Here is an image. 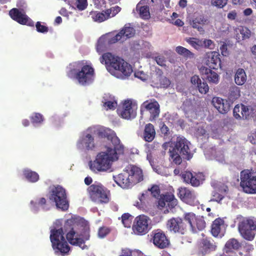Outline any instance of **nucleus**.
Segmentation results:
<instances>
[{
	"instance_id": "f257e3e1",
	"label": "nucleus",
	"mask_w": 256,
	"mask_h": 256,
	"mask_svg": "<svg viewBox=\"0 0 256 256\" xmlns=\"http://www.w3.org/2000/svg\"><path fill=\"white\" fill-rule=\"evenodd\" d=\"M80 221L78 218L72 217L66 221L62 228L64 234H66L70 244L78 246L82 250H87L88 246L85 242L90 239V228L87 225L83 226Z\"/></svg>"
},
{
	"instance_id": "f03ea898",
	"label": "nucleus",
	"mask_w": 256,
	"mask_h": 256,
	"mask_svg": "<svg viewBox=\"0 0 256 256\" xmlns=\"http://www.w3.org/2000/svg\"><path fill=\"white\" fill-rule=\"evenodd\" d=\"M110 140L114 148H107L106 152L98 154L95 160L88 162L92 171L97 173L108 170L110 168L112 162L118 159V154L123 153L124 146L120 144V139L114 134L110 136Z\"/></svg>"
},
{
	"instance_id": "7ed1b4c3",
	"label": "nucleus",
	"mask_w": 256,
	"mask_h": 256,
	"mask_svg": "<svg viewBox=\"0 0 256 256\" xmlns=\"http://www.w3.org/2000/svg\"><path fill=\"white\" fill-rule=\"evenodd\" d=\"M100 62L104 63L108 71L112 74L115 71L120 72L124 76H129L132 72L131 66L124 60L114 56L111 53L104 54L100 58Z\"/></svg>"
},
{
	"instance_id": "20e7f679",
	"label": "nucleus",
	"mask_w": 256,
	"mask_h": 256,
	"mask_svg": "<svg viewBox=\"0 0 256 256\" xmlns=\"http://www.w3.org/2000/svg\"><path fill=\"white\" fill-rule=\"evenodd\" d=\"M50 232V238L55 254L62 256L68 255L70 248L64 236L62 228H52Z\"/></svg>"
},
{
	"instance_id": "39448f33",
	"label": "nucleus",
	"mask_w": 256,
	"mask_h": 256,
	"mask_svg": "<svg viewBox=\"0 0 256 256\" xmlns=\"http://www.w3.org/2000/svg\"><path fill=\"white\" fill-rule=\"evenodd\" d=\"M48 198L54 202L56 207L62 210H66L69 208L68 201L66 190L62 186L57 185L50 187Z\"/></svg>"
},
{
	"instance_id": "423d86ee",
	"label": "nucleus",
	"mask_w": 256,
	"mask_h": 256,
	"mask_svg": "<svg viewBox=\"0 0 256 256\" xmlns=\"http://www.w3.org/2000/svg\"><path fill=\"white\" fill-rule=\"evenodd\" d=\"M94 75V68L88 64L82 66L80 70L78 72L73 68L70 70L67 73L68 78H72L74 76L79 84L82 86H86L90 84L93 80Z\"/></svg>"
},
{
	"instance_id": "0eeeda50",
	"label": "nucleus",
	"mask_w": 256,
	"mask_h": 256,
	"mask_svg": "<svg viewBox=\"0 0 256 256\" xmlns=\"http://www.w3.org/2000/svg\"><path fill=\"white\" fill-rule=\"evenodd\" d=\"M87 192L92 202L106 204L110 201V190L100 183L90 185L87 188Z\"/></svg>"
},
{
	"instance_id": "6e6552de",
	"label": "nucleus",
	"mask_w": 256,
	"mask_h": 256,
	"mask_svg": "<svg viewBox=\"0 0 256 256\" xmlns=\"http://www.w3.org/2000/svg\"><path fill=\"white\" fill-rule=\"evenodd\" d=\"M238 230L244 238L252 240L256 234V218H242L238 222Z\"/></svg>"
},
{
	"instance_id": "1a4fd4ad",
	"label": "nucleus",
	"mask_w": 256,
	"mask_h": 256,
	"mask_svg": "<svg viewBox=\"0 0 256 256\" xmlns=\"http://www.w3.org/2000/svg\"><path fill=\"white\" fill-rule=\"evenodd\" d=\"M152 220L147 216L140 214L136 216L132 224V230L137 236H144L152 228Z\"/></svg>"
},
{
	"instance_id": "9d476101",
	"label": "nucleus",
	"mask_w": 256,
	"mask_h": 256,
	"mask_svg": "<svg viewBox=\"0 0 256 256\" xmlns=\"http://www.w3.org/2000/svg\"><path fill=\"white\" fill-rule=\"evenodd\" d=\"M190 144V142L184 138L178 137L172 149L179 152L183 158L188 160L192 157V154L190 152L189 148Z\"/></svg>"
},
{
	"instance_id": "9b49d317",
	"label": "nucleus",
	"mask_w": 256,
	"mask_h": 256,
	"mask_svg": "<svg viewBox=\"0 0 256 256\" xmlns=\"http://www.w3.org/2000/svg\"><path fill=\"white\" fill-rule=\"evenodd\" d=\"M184 219L189 224L194 232H196L197 229L202 230L206 228V223L203 217L196 216L193 212L185 214Z\"/></svg>"
},
{
	"instance_id": "f8f14e48",
	"label": "nucleus",
	"mask_w": 256,
	"mask_h": 256,
	"mask_svg": "<svg viewBox=\"0 0 256 256\" xmlns=\"http://www.w3.org/2000/svg\"><path fill=\"white\" fill-rule=\"evenodd\" d=\"M151 242L160 249L168 248L170 245V241L166 234L160 230L152 231L151 234Z\"/></svg>"
},
{
	"instance_id": "ddd939ff",
	"label": "nucleus",
	"mask_w": 256,
	"mask_h": 256,
	"mask_svg": "<svg viewBox=\"0 0 256 256\" xmlns=\"http://www.w3.org/2000/svg\"><path fill=\"white\" fill-rule=\"evenodd\" d=\"M184 220L179 217L172 218L168 220L166 223L168 230L174 233L184 234L186 230L187 226Z\"/></svg>"
},
{
	"instance_id": "4468645a",
	"label": "nucleus",
	"mask_w": 256,
	"mask_h": 256,
	"mask_svg": "<svg viewBox=\"0 0 256 256\" xmlns=\"http://www.w3.org/2000/svg\"><path fill=\"white\" fill-rule=\"evenodd\" d=\"M9 14L13 20L21 24L34 26V22L26 14L23 10L13 8L10 11Z\"/></svg>"
},
{
	"instance_id": "2eb2a0df",
	"label": "nucleus",
	"mask_w": 256,
	"mask_h": 256,
	"mask_svg": "<svg viewBox=\"0 0 256 256\" xmlns=\"http://www.w3.org/2000/svg\"><path fill=\"white\" fill-rule=\"evenodd\" d=\"M135 30L131 26L126 25L115 36L110 38L108 42L110 44H114L118 41L124 42L126 39L132 38L135 34Z\"/></svg>"
},
{
	"instance_id": "dca6fc26",
	"label": "nucleus",
	"mask_w": 256,
	"mask_h": 256,
	"mask_svg": "<svg viewBox=\"0 0 256 256\" xmlns=\"http://www.w3.org/2000/svg\"><path fill=\"white\" fill-rule=\"evenodd\" d=\"M240 186L248 194H256V177H240Z\"/></svg>"
},
{
	"instance_id": "f3484780",
	"label": "nucleus",
	"mask_w": 256,
	"mask_h": 256,
	"mask_svg": "<svg viewBox=\"0 0 256 256\" xmlns=\"http://www.w3.org/2000/svg\"><path fill=\"white\" fill-rule=\"evenodd\" d=\"M178 191V195L184 202L191 206L196 204L198 201L193 191L184 187L179 188Z\"/></svg>"
},
{
	"instance_id": "a211bd4d",
	"label": "nucleus",
	"mask_w": 256,
	"mask_h": 256,
	"mask_svg": "<svg viewBox=\"0 0 256 256\" xmlns=\"http://www.w3.org/2000/svg\"><path fill=\"white\" fill-rule=\"evenodd\" d=\"M142 106L150 114V120L152 121L158 118L160 112V106L158 102L154 100L150 102L148 101L144 102Z\"/></svg>"
},
{
	"instance_id": "6ab92c4d",
	"label": "nucleus",
	"mask_w": 256,
	"mask_h": 256,
	"mask_svg": "<svg viewBox=\"0 0 256 256\" xmlns=\"http://www.w3.org/2000/svg\"><path fill=\"white\" fill-rule=\"evenodd\" d=\"M113 177L114 182L123 188L132 187L138 182L143 180V177Z\"/></svg>"
},
{
	"instance_id": "aec40b11",
	"label": "nucleus",
	"mask_w": 256,
	"mask_h": 256,
	"mask_svg": "<svg viewBox=\"0 0 256 256\" xmlns=\"http://www.w3.org/2000/svg\"><path fill=\"white\" fill-rule=\"evenodd\" d=\"M31 208L34 211H38L41 208L44 211H48L51 208V204L45 198H37L36 200L30 202Z\"/></svg>"
},
{
	"instance_id": "412c9836",
	"label": "nucleus",
	"mask_w": 256,
	"mask_h": 256,
	"mask_svg": "<svg viewBox=\"0 0 256 256\" xmlns=\"http://www.w3.org/2000/svg\"><path fill=\"white\" fill-rule=\"evenodd\" d=\"M122 117L125 119H130L136 117V110L132 108V102L125 100L123 104V110L120 112Z\"/></svg>"
},
{
	"instance_id": "4be33fe9",
	"label": "nucleus",
	"mask_w": 256,
	"mask_h": 256,
	"mask_svg": "<svg viewBox=\"0 0 256 256\" xmlns=\"http://www.w3.org/2000/svg\"><path fill=\"white\" fill-rule=\"evenodd\" d=\"M212 103L214 107L220 114H225L230 110V105L227 101L220 98H214L212 100Z\"/></svg>"
},
{
	"instance_id": "5701e85b",
	"label": "nucleus",
	"mask_w": 256,
	"mask_h": 256,
	"mask_svg": "<svg viewBox=\"0 0 256 256\" xmlns=\"http://www.w3.org/2000/svg\"><path fill=\"white\" fill-rule=\"evenodd\" d=\"M84 144L87 150H92L95 146L94 137L90 134L84 135L77 143V146L81 148V145Z\"/></svg>"
},
{
	"instance_id": "b1692460",
	"label": "nucleus",
	"mask_w": 256,
	"mask_h": 256,
	"mask_svg": "<svg viewBox=\"0 0 256 256\" xmlns=\"http://www.w3.org/2000/svg\"><path fill=\"white\" fill-rule=\"evenodd\" d=\"M207 18L204 15H200L194 18L190 24L193 28H196L202 34L204 32V28L206 24Z\"/></svg>"
},
{
	"instance_id": "393cba45",
	"label": "nucleus",
	"mask_w": 256,
	"mask_h": 256,
	"mask_svg": "<svg viewBox=\"0 0 256 256\" xmlns=\"http://www.w3.org/2000/svg\"><path fill=\"white\" fill-rule=\"evenodd\" d=\"M241 244L236 239L230 238L226 243L224 252L226 254L229 253L236 254L234 250H238Z\"/></svg>"
},
{
	"instance_id": "a878e982",
	"label": "nucleus",
	"mask_w": 256,
	"mask_h": 256,
	"mask_svg": "<svg viewBox=\"0 0 256 256\" xmlns=\"http://www.w3.org/2000/svg\"><path fill=\"white\" fill-rule=\"evenodd\" d=\"M156 131L154 126L152 124H148L145 126L144 132V140L147 142H151L154 138Z\"/></svg>"
},
{
	"instance_id": "bb28decb",
	"label": "nucleus",
	"mask_w": 256,
	"mask_h": 256,
	"mask_svg": "<svg viewBox=\"0 0 256 256\" xmlns=\"http://www.w3.org/2000/svg\"><path fill=\"white\" fill-rule=\"evenodd\" d=\"M191 82L192 84L196 85L199 92L201 94H206L208 92V84H207L206 80H203L202 83L201 80L198 76H194L191 78Z\"/></svg>"
},
{
	"instance_id": "cd10ccee",
	"label": "nucleus",
	"mask_w": 256,
	"mask_h": 256,
	"mask_svg": "<svg viewBox=\"0 0 256 256\" xmlns=\"http://www.w3.org/2000/svg\"><path fill=\"white\" fill-rule=\"evenodd\" d=\"M234 82L238 86L243 85L246 80L247 76L245 71L242 68L237 70L234 77Z\"/></svg>"
},
{
	"instance_id": "c85d7f7f",
	"label": "nucleus",
	"mask_w": 256,
	"mask_h": 256,
	"mask_svg": "<svg viewBox=\"0 0 256 256\" xmlns=\"http://www.w3.org/2000/svg\"><path fill=\"white\" fill-rule=\"evenodd\" d=\"M219 56V54L216 52H212L210 54H209V58L210 57V60H209V68L212 69L218 68L220 64Z\"/></svg>"
},
{
	"instance_id": "c756f323",
	"label": "nucleus",
	"mask_w": 256,
	"mask_h": 256,
	"mask_svg": "<svg viewBox=\"0 0 256 256\" xmlns=\"http://www.w3.org/2000/svg\"><path fill=\"white\" fill-rule=\"evenodd\" d=\"M224 221L220 218H218L213 222L210 230L213 236L217 237L218 236L221 230V226L224 224Z\"/></svg>"
},
{
	"instance_id": "7c9ffc66",
	"label": "nucleus",
	"mask_w": 256,
	"mask_h": 256,
	"mask_svg": "<svg viewBox=\"0 0 256 256\" xmlns=\"http://www.w3.org/2000/svg\"><path fill=\"white\" fill-rule=\"evenodd\" d=\"M90 16L94 22H101L108 19L106 12L102 10L101 12H91Z\"/></svg>"
},
{
	"instance_id": "2f4dec72",
	"label": "nucleus",
	"mask_w": 256,
	"mask_h": 256,
	"mask_svg": "<svg viewBox=\"0 0 256 256\" xmlns=\"http://www.w3.org/2000/svg\"><path fill=\"white\" fill-rule=\"evenodd\" d=\"M208 251V240L207 238H203L198 244V254L200 256H205Z\"/></svg>"
},
{
	"instance_id": "473e14b6",
	"label": "nucleus",
	"mask_w": 256,
	"mask_h": 256,
	"mask_svg": "<svg viewBox=\"0 0 256 256\" xmlns=\"http://www.w3.org/2000/svg\"><path fill=\"white\" fill-rule=\"evenodd\" d=\"M174 175H179V176H198V175H200V176H203V173L202 172H194V173H192L190 171L182 170L180 166L174 169Z\"/></svg>"
},
{
	"instance_id": "72a5a7b5",
	"label": "nucleus",
	"mask_w": 256,
	"mask_h": 256,
	"mask_svg": "<svg viewBox=\"0 0 256 256\" xmlns=\"http://www.w3.org/2000/svg\"><path fill=\"white\" fill-rule=\"evenodd\" d=\"M166 210L164 211V213L168 212L169 210H172L178 204V200L174 198V194H168L166 196Z\"/></svg>"
},
{
	"instance_id": "f704fd0d",
	"label": "nucleus",
	"mask_w": 256,
	"mask_h": 256,
	"mask_svg": "<svg viewBox=\"0 0 256 256\" xmlns=\"http://www.w3.org/2000/svg\"><path fill=\"white\" fill-rule=\"evenodd\" d=\"M211 186L216 191H218L224 194L228 192V186L220 182H213L211 183Z\"/></svg>"
},
{
	"instance_id": "c9c22d12",
	"label": "nucleus",
	"mask_w": 256,
	"mask_h": 256,
	"mask_svg": "<svg viewBox=\"0 0 256 256\" xmlns=\"http://www.w3.org/2000/svg\"><path fill=\"white\" fill-rule=\"evenodd\" d=\"M126 171L129 176H143L142 169L135 166L130 165L126 166Z\"/></svg>"
},
{
	"instance_id": "e433bc0d",
	"label": "nucleus",
	"mask_w": 256,
	"mask_h": 256,
	"mask_svg": "<svg viewBox=\"0 0 256 256\" xmlns=\"http://www.w3.org/2000/svg\"><path fill=\"white\" fill-rule=\"evenodd\" d=\"M240 88L236 86H231L230 89L229 98L232 100L238 99L240 96Z\"/></svg>"
},
{
	"instance_id": "4c0bfd02",
	"label": "nucleus",
	"mask_w": 256,
	"mask_h": 256,
	"mask_svg": "<svg viewBox=\"0 0 256 256\" xmlns=\"http://www.w3.org/2000/svg\"><path fill=\"white\" fill-rule=\"evenodd\" d=\"M169 152L170 156L172 160V162L176 164H180L182 162L180 152L173 149L172 150H170Z\"/></svg>"
},
{
	"instance_id": "58836bf2",
	"label": "nucleus",
	"mask_w": 256,
	"mask_h": 256,
	"mask_svg": "<svg viewBox=\"0 0 256 256\" xmlns=\"http://www.w3.org/2000/svg\"><path fill=\"white\" fill-rule=\"evenodd\" d=\"M176 51L178 54L186 58H192L194 55L188 50L182 46H177L176 48Z\"/></svg>"
},
{
	"instance_id": "ea45409f",
	"label": "nucleus",
	"mask_w": 256,
	"mask_h": 256,
	"mask_svg": "<svg viewBox=\"0 0 256 256\" xmlns=\"http://www.w3.org/2000/svg\"><path fill=\"white\" fill-rule=\"evenodd\" d=\"M132 218L133 216L129 213H124L122 216V222L124 227L130 228Z\"/></svg>"
},
{
	"instance_id": "a19ab883",
	"label": "nucleus",
	"mask_w": 256,
	"mask_h": 256,
	"mask_svg": "<svg viewBox=\"0 0 256 256\" xmlns=\"http://www.w3.org/2000/svg\"><path fill=\"white\" fill-rule=\"evenodd\" d=\"M120 10L121 8L120 6H116L104 10V12H106L108 18H110L114 16L120 11Z\"/></svg>"
},
{
	"instance_id": "79ce46f5",
	"label": "nucleus",
	"mask_w": 256,
	"mask_h": 256,
	"mask_svg": "<svg viewBox=\"0 0 256 256\" xmlns=\"http://www.w3.org/2000/svg\"><path fill=\"white\" fill-rule=\"evenodd\" d=\"M111 232V228L109 227L103 226L98 228V235L100 238H103L108 236Z\"/></svg>"
},
{
	"instance_id": "37998d69",
	"label": "nucleus",
	"mask_w": 256,
	"mask_h": 256,
	"mask_svg": "<svg viewBox=\"0 0 256 256\" xmlns=\"http://www.w3.org/2000/svg\"><path fill=\"white\" fill-rule=\"evenodd\" d=\"M184 182L190 184L193 186H198L200 184V181L196 177H182Z\"/></svg>"
},
{
	"instance_id": "c03bdc74",
	"label": "nucleus",
	"mask_w": 256,
	"mask_h": 256,
	"mask_svg": "<svg viewBox=\"0 0 256 256\" xmlns=\"http://www.w3.org/2000/svg\"><path fill=\"white\" fill-rule=\"evenodd\" d=\"M30 120L32 124H40L44 120L43 116L40 113L34 112L30 118Z\"/></svg>"
},
{
	"instance_id": "a18cd8bd",
	"label": "nucleus",
	"mask_w": 256,
	"mask_h": 256,
	"mask_svg": "<svg viewBox=\"0 0 256 256\" xmlns=\"http://www.w3.org/2000/svg\"><path fill=\"white\" fill-rule=\"evenodd\" d=\"M140 14L144 19H148L150 16L149 7L148 6H142L140 8Z\"/></svg>"
},
{
	"instance_id": "49530a36",
	"label": "nucleus",
	"mask_w": 256,
	"mask_h": 256,
	"mask_svg": "<svg viewBox=\"0 0 256 256\" xmlns=\"http://www.w3.org/2000/svg\"><path fill=\"white\" fill-rule=\"evenodd\" d=\"M148 192H150L152 196L154 198H158L160 196V188L158 185H153L150 188H148Z\"/></svg>"
},
{
	"instance_id": "de8ad7c7",
	"label": "nucleus",
	"mask_w": 256,
	"mask_h": 256,
	"mask_svg": "<svg viewBox=\"0 0 256 256\" xmlns=\"http://www.w3.org/2000/svg\"><path fill=\"white\" fill-rule=\"evenodd\" d=\"M187 42L194 48L198 49L203 46L202 42L196 38H191Z\"/></svg>"
},
{
	"instance_id": "09e8293b",
	"label": "nucleus",
	"mask_w": 256,
	"mask_h": 256,
	"mask_svg": "<svg viewBox=\"0 0 256 256\" xmlns=\"http://www.w3.org/2000/svg\"><path fill=\"white\" fill-rule=\"evenodd\" d=\"M219 82V76L217 72L212 70H209V82L214 84H218Z\"/></svg>"
},
{
	"instance_id": "8fccbe9b",
	"label": "nucleus",
	"mask_w": 256,
	"mask_h": 256,
	"mask_svg": "<svg viewBox=\"0 0 256 256\" xmlns=\"http://www.w3.org/2000/svg\"><path fill=\"white\" fill-rule=\"evenodd\" d=\"M104 106H107L110 110H114L117 106V102L114 100H109L104 97Z\"/></svg>"
},
{
	"instance_id": "3c124183",
	"label": "nucleus",
	"mask_w": 256,
	"mask_h": 256,
	"mask_svg": "<svg viewBox=\"0 0 256 256\" xmlns=\"http://www.w3.org/2000/svg\"><path fill=\"white\" fill-rule=\"evenodd\" d=\"M228 0H211V4L212 6L218 8H223L228 4Z\"/></svg>"
},
{
	"instance_id": "603ef678",
	"label": "nucleus",
	"mask_w": 256,
	"mask_h": 256,
	"mask_svg": "<svg viewBox=\"0 0 256 256\" xmlns=\"http://www.w3.org/2000/svg\"><path fill=\"white\" fill-rule=\"evenodd\" d=\"M224 194L218 191H216L214 190L212 194V198L210 200L219 202L224 198Z\"/></svg>"
},
{
	"instance_id": "864d4df0",
	"label": "nucleus",
	"mask_w": 256,
	"mask_h": 256,
	"mask_svg": "<svg viewBox=\"0 0 256 256\" xmlns=\"http://www.w3.org/2000/svg\"><path fill=\"white\" fill-rule=\"evenodd\" d=\"M168 196V194H163L160 196V198L158 201V207L159 209L162 210L163 208L166 206V196Z\"/></svg>"
},
{
	"instance_id": "5fc2aeb1",
	"label": "nucleus",
	"mask_w": 256,
	"mask_h": 256,
	"mask_svg": "<svg viewBox=\"0 0 256 256\" xmlns=\"http://www.w3.org/2000/svg\"><path fill=\"white\" fill-rule=\"evenodd\" d=\"M76 4L78 10H84L88 6L87 0H76Z\"/></svg>"
},
{
	"instance_id": "6e6d98bb",
	"label": "nucleus",
	"mask_w": 256,
	"mask_h": 256,
	"mask_svg": "<svg viewBox=\"0 0 256 256\" xmlns=\"http://www.w3.org/2000/svg\"><path fill=\"white\" fill-rule=\"evenodd\" d=\"M241 108V112H240V116L241 118H242L243 119H246L248 118V116L250 115V112L248 108L244 105H242L240 106Z\"/></svg>"
},
{
	"instance_id": "4d7b16f0",
	"label": "nucleus",
	"mask_w": 256,
	"mask_h": 256,
	"mask_svg": "<svg viewBox=\"0 0 256 256\" xmlns=\"http://www.w3.org/2000/svg\"><path fill=\"white\" fill-rule=\"evenodd\" d=\"M36 30L39 32L45 33L48 30V28L44 25H42L40 22H38L36 24Z\"/></svg>"
},
{
	"instance_id": "13d9d810",
	"label": "nucleus",
	"mask_w": 256,
	"mask_h": 256,
	"mask_svg": "<svg viewBox=\"0 0 256 256\" xmlns=\"http://www.w3.org/2000/svg\"><path fill=\"white\" fill-rule=\"evenodd\" d=\"M200 73L202 75V78L203 80L208 79V68L204 66L199 67Z\"/></svg>"
},
{
	"instance_id": "bf43d9fd",
	"label": "nucleus",
	"mask_w": 256,
	"mask_h": 256,
	"mask_svg": "<svg viewBox=\"0 0 256 256\" xmlns=\"http://www.w3.org/2000/svg\"><path fill=\"white\" fill-rule=\"evenodd\" d=\"M240 106L238 105L234 106L233 110L234 116L235 118L238 119L241 118L240 112H241Z\"/></svg>"
},
{
	"instance_id": "052dcab7",
	"label": "nucleus",
	"mask_w": 256,
	"mask_h": 256,
	"mask_svg": "<svg viewBox=\"0 0 256 256\" xmlns=\"http://www.w3.org/2000/svg\"><path fill=\"white\" fill-rule=\"evenodd\" d=\"M256 172H254L252 170H245L241 172L240 176H250L252 175H256Z\"/></svg>"
},
{
	"instance_id": "680f3d73",
	"label": "nucleus",
	"mask_w": 256,
	"mask_h": 256,
	"mask_svg": "<svg viewBox=\"0 0 256 256\" xmlns=\"http://www.w3.org/2000/svg\"><path fill=\"white\" fill-rule=\"evenodd\" d=\"M240 34L242 36L243 39L248 38L250 36V32L249 30L244 28L240 30Z\"/></svg>"
},
{
	"instance_id": "e2e57ef3",
	"label": "nucleus",
	"mask_w": 256,
	"mask_h": 256,
	"mask_svg": "<svg viewBox=\"0 0 256 256\" xmlns=\"http://www.w3.org/2000/svg\"><path fill=\"white\" fill-rule=\"evenodd\" d=\"M134 76L143 81L146 80L147 78L146 74L142 71L136 72L134 73Z\"/></svg>"
},
{
	"instance_id": "0e129e2a",
	"label": "nucleus",
	"mask_w": 256,
	"mask_h": 256,
	"mask_svg": "<svg viewBox=\"0 0 256 256\" xmlns=\"http://www.w3.org/2000/svg\"><path fill=\"white\" fill-rule=\"evenodd\" d=\"M24 176H38V174L35 172H33L30 169L26 168L23 171Z\"/></svg>"
},
{
	"instance_id": "69168bd1",
	"label": "nucleus",
	"mask_w": 256,
	"mask_h": 256,
	"mask_svg": "<svg viewBox=\"0 0 256 256\" xmlns=\"http://www.w3.org/2000/svg\"><path fill=\"white\" fill-rule=\"evenodd\" d=\"M160 83L164 88H167L170 85V82L167 78L164 77L160 79Z\"/></svg>"
},
{
	"instance_id": "338daca9",
	"label": "nucleus",
	"mask_w": 256,
	"mask_h": 256,
	"mask_svg": "<svg viewBox=\"0 0 256 256\" xmlns=\"http://www.w3.org/2000/svg\"><path fill=\"white\" fill-rule=\"evenodd\" d=\"M160 130L161 132L165 136L168 135V134L169 132L168 128L164 123L162 124V126H160Z\"/></svg>"
},
{
	"instance_id": "774afa93",
	"label": "nucleus",
	"mask_w": 256,
	"mask_h": 256,
	"mask_svg": "<svg viewBox=\"0 0 256 256\" xmlns=\"http://www.w3.org/2000/svg\"><path fill=\"white\" fill-rule=\"evenodd\" d=\"M120 256H132V251L128 248L124 249Z\"/></svg>"
}]
</instances>
